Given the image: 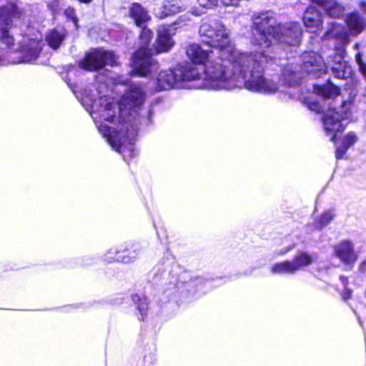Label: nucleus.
Wrapping results in <instances>:
<instances>
[{"label":"nucleus","instance_id":"nucleus-3","mask_svg":"<svg viewBox=\"0 0 366 366\" xmlns=\"http://www.w3.org/2000/svg\"><path fill=\"white\" fill-rule=\"evenodd\" d=\"M252 43L260 46L259 51L248 54L257 59L262 69L264 66L272 65L277 61L276 56H272L282 46H297L300 42L302 29L300 24L290 22L282 24L278 22L277 14L271 10L254 12L252 16Z\"/></svg>","mask_w":366,"mask_h":366},{"label":"nucleus","instance_id":"nucleus-6","mask_svg":"<svg viewBox=\"0 0 366 366\" xmlns=\"http://www.w3.org/2000/svg\"><path fill=\"white\" fill-rule=\"evenodd\" d=\"M301 58L302 69L313 78H320L325 74L328 67L335 78L344 79L351 76L352 69L344 60L342 52H335L333 55H330L326 62L314 51H305Z\"/></svg>","mask_w":366,"mask_h":366},{"label":"nucleus","instance_id":"nucleus-39","mask_svg":"<svg viewBox=\"0 0 366 366\" xmlns=\"http://www.w3.org/2000/svg\"><path fill=\"white\" fill-rule=\"evenodd\" d=\"M340 278V280H341L342 282L344 285H345L346 282L347 281V277H343V276H341Z\"/></svg>","mask_w":366,"mask_h":366},{"label":"nucleus","instance_id":"nucleus-14","mask_svg":"<svg viewBox=\"0 0 366 366\" xmlns=\"http://www.w3.org/2000/svg\"><path fill=\"white\" fill-rule=\"evenodd\" d=\"M175 31L172 29V26L162 25L159 26L157 30V51L162 52L169 50L173 45L172 36Z\"/></svg>","mask_w":366,"mask_h":366},{"label":"nucleus","instance_id":"nucleus-22","mask_svg":"<svg viewBox=\"0 0 366 366\" xmlns=\"http://www.w3.org/2000/svg\"><path fill=\"white\" fill-rule=\"evenodd\" d=\"M133 302L137 305V309L139 310L140 320H144L147 315L148 309V301L146 296L142 293H137L132 296Z\"/></svg>","mask_w":366,"mask_h":366},{"label":"nucleus","instance_id":"nucleus-26","mask_svg":"<svg viewBox=\"0 0 366 366\" xmlns=\"http://www.w3.org/2000/svg\"><path fill=\"white\" fill-rule=\"evenodd\" d=\"M169 4H167V1H164L162 5L154 8L153 12L155 16L159 19H164L167 16H169V11H168L167 7Z\"/></svg>","mask_w":366,"mask_h":366},{"label":"nucleus","instance_id":"nucleus-33","mask_svg":"<svg viewBox=\"0 0 366 366\" xmlns=\"http://www.w3.org/2000/svg\"><path fill=\"white\" fill-rule=\"evenodd\" d=\"M351 296H352V291L349 289L345 288L342 293L343 298L345 300H347V299L350 298Z\"/></svg>","mask_w":366,"mask_h":366},{"label":"nucleus","instance_id":"nucleus-16","mask_svg":"<svg viewBox=\"0 0 366 366\" xmlns=\"http://www.w3.org/2000/svg\"><path fill=\"white\" fill-rule=\"evenodd\" d=\"M129 15L134 20L136 24L142 27V24L150 19L145 9L138 3H133L129 7Z\"/></svg>","mask_w":366,"mask_h":366},{"label":"nucleus","instance_id":"nucleus-25","mask_svg":"<svg viewBox=\"0 0 366 366\" xmlns=\"http://www.w3.org/2000/svg\"><path fill=\"white\" fill-rule=\"evenodd\" d=\"M335 214L333 210L325 211L320 217L318 222L315 225V229H322L327 225L334 219Z\"/></svg>","mask_w":366,"mask_h":366},{"label":"nucleus","instance_id":"nucleus-1","mask_svg":"<svg viewBox=\"0 0 366 366\" xmlns=\"http://www.w3.org/2000/svg\"><path fill=\"white\" fill-rule=\"evenodd\" d=\"M144 93L139 84H132L122 95L119 103L107 95L98 101L90 89H86L81 104L89 112L99 132L113 149L129 161L137 155L133 141L137 135V109L143 104Z\"/></svg>","mask_w":366,"mask_h":366},{"label":"nucleus","instance_id":"nucleus-8","mask_svg":"<svg viewBox=\"0 0 366 366\" xmlns=\"http://www.w3.org/2000/svg\"><path fill=\"white\" fill-rule=\"evenodd\" d=\"M153 32L151 29L142 27L140 33L142 46L132 57V71L139 76H147L159 68L158 62L152 57V49L149 48Z\"/></svg>","mask_w":366,"mask_h":366},{"label":"nucleus","instance_id":"nucleus-7","mask_svg":"<svg viewBox=\"0 0 366 366\" xmlns=\"http://www.w3.org/2000/svg\"><path fill=\"white\" fill-rule=\"evenodd\" d=\"M310 1L312 5L305 10L303 22L311 33L316 32L322 23V14L317 6L321 8L330 17L340 18L344 14V6L335 0H310Z\"/></svg>","mask_w":366,"mask_h":366},{"label":"nucleus","instance_id":"nucleus-31","mask_svg":"<svg viewBox=\"0 0 366 366\" xmlns=\"http://www.w3.org/2000/svg\"><path fill=\"white\" fill-rule=\"evenodd\" d=\"M348 149L344 144L341 147H339L336 149L335 155L337 159H342Z\"/></svg>","mask_w":366,"mask_h":366},{"label":"nucleus","instance_id":"nucleus-24","mask_svg":"<svg viewBox=\"0 0 366 366\" xmlns=\"http://www.w3.org/2000/svg\"><path fill=\"white\" fill-rule=\"evenodd\" d=\"M199 5L205 9L212 8L221 4L224 6L237 5L239 0H197Z\"/></svg>","mask_w":366,"mask_h":366},{"label":"nucleus","instance_id":"nucleus-13","mask_svg":"<svg viewBox=\"0 0 366 366\" xmlns=\"http://www.w3.org/2000/svg\"><path fill=\"white\" fill-rule=\"evenodd\" d=\"M177 67L173 69L161 71L157 79V89L168 90L180 86Z\"/></svg>","mask_w":366,"mask_h":366},{"label":"nucleus","instance_id":"nucleus-18","mask_svg":"<svg viewBox=\"0 0 366 366\" xmlns=\"http://www.w3.org/2000/svg\"><path fill=\"white\" fill-rule=\"evenodd\" d=\"M346 23L352 35H357L365 28V19L357 12L348 15Z\"/></svg>","mask_w":366,"mask_h":366},{"label":"nucleus","instance_id":"nucleus-21","mask_svg":"<svg viewBox=\"0 0 366 366\" xmlns=\"http://www.w3.org/2000/svg\"><path fill=\"white\" fill-rule=\"evenodd\" d=\"M271 272L274 274H292L296 272L292 261L285 260L273 264L271 266Z\"/></svg>","mask_w":366,"mask_h":366},{"label":"nucleus","instance_id":"nucleus-23","mask_svg":"<svg viewBox=\"0 0 366 366\" xmlns=\"http://www.w3.org/2000/svg\"><path fill=\"white\" fill-rule=\"evenodd\" d=\"M291 261L294 265V269L297 272L302 268L311 264L313 262V259L312 257L310 254L305 252H300Z\"/></svg>","mask_w":366,"mask_h":366},{"label":"nucleus","instance_id":"nucleus-12","mask_svg":"<svg viewBox=\"0 0 366 366\" xmlns=\"http://www.w3.org/2000/svg\"><path fill=\"white\" fill-rule=\"evenodd\" d=\"M334 255L345 264L355 262L357 255L355 252V245L350 240H342L333 246Z\"/></svg>","mask_w":366,"mask_h":366},{"label":"nucleus","instance_id":"nucleus-11","mask_svg":"<svg viewBox=\"0 0 366 366\" xmlns=\"http://www.w3.org/2000/svg\"><path fill=\"white\" fill-rule=\"evenodd\" d=\"M142 251L141 244L139 242H128L125 245L112 247L107 253L105 260L112 262L128 264L134 262Z\"/></svg>","mask_w":366,"mask_h":366},{"label":"nucleus","instance_id":"nucleus-19","mask_svg":"<svg viewBox=\"0 0 366 366\" xmlns=\"http://www.w3.org/2000/svg\"><path fill=\"white\" fill-rule=\"evenodd\" d=\"M314 92L327 99H334L339 96V87L332 84L330 81L325 85H314Z\"/></svg>","mask_w":366,"mask_h":366},{"label":"nucleus","instance_id":"nucleus-5","mask_svg":"<svg viewBox=\"0 0 366 366\" xmlns=\"http://www.w3.org/2000/svg\"><path fill=\"white\" fill-rule=\"evenodd\" d=\"M25 17L23 10L16 4L0 7V41L10 49L16 51L21 49L22 61L31 62L37 59L40 53V44L31 40L28 44L16 46L15 39L9 31L13 26H23L26 23Z\"/></svg>","mask_w":366,"mask_h":366},{"label":"nucleus","instance_id":"nucleus-35","mask_svg":"<svg viewBox=\"0 0 366 366\" xmlns=\"http://www.w3.org/2000/svg\"><path fill=\"white\" fill-rule=\"evenodd\" d=\"M293 247H294V245L290 246V247H288V248H287V249H282V250L279 252V254H286L287 252H288L290 250H291Z\"/></svg>","mask_w":366,"mask_h":366},{"label":"nucleus","instance_id":"nucleus-36","mask_svg":"<svg viewBox=\"0 0 366 366\" xmlns=\"http://www.w3.org/2000/svg\"><path fill=\"white\" fill-rule=\"evenodd\" d=\"M360 7L361 9H362L365 12H366V1H361L360 2Z\"/></svg>","mask_w":366,"mask_h":366},{"label":"nucleus","instance_id":"nucleus-38","mask_svg":"<svg viewBox=\"0 0 366 366\" xmlns=\"http://www.w3.org/2000/svg\"><path fill=\"white\" fill-rule=\"evenodd\" d=\"M361 269L362 271H365L366 270V261L363 262L361 264Z\"/></svg>","mask_w":366,"mask_h":366},{"label":"nucleus","instance_id":"nucleus-34","mask_svg":"<svg viewBox=\"0 0 366 366\" xmlns=\"http://www.w3.org/2000/svg\"><path fill=\"white\" fill-rule=\"evenodd\" d=\"M355 60H356V62L357 64H358V66L360 65V64L361 62H363L362 59V55L360 53H357L355 56Z\"/></svg>","mask_w":366,"mask_h":366},{"label":"nucleus","instance_id":"nucleus-20","mask_svg":"<svg viewBox=\"0 0 366 366\" xmlns=\"http://www.w3.org/2000/svg\"><path fill=\"white\" fill-rule=\"evenodd\" d=\"M282 81L289 86L298 84L300 76L292 65L285 66L282 69Z\"/></svg>","mask_w":366,"mask_h":366},{"label":"nucleus","instance_id":"nucleus-2","mask_svg":"<svg viewBox=\"0 0 366 366\" xmlns=\"http://www.w3.org/2000/svg\"><path fill=\"white\" fill-rule=\"evenodd\" d=\"M179 84L182 81L202 79L201 86L214 89H232L244 86L247 89L263 94H272L280 86L274 79L264 77L261 70L251 69L250 73L235 70L216 61L209 60L206 65L186 64L177 66Z\"/></svg>","mask_w":366,"mask_h":366},{"label":"nucleus","instance_id":"nucleus-28","mask_svg":"<svg viewBox=\"0 0 366 366\" xmlns=\"http://www.w3.org/2000/svg\"><path fill=\"white\" fill-rule=\"evenodd\" d=\"M356 141L357 137L355 135V134L350 132L344 137L342 144L349 148L352 144H354Z\"/></svg>","mask_w":366,"mask_h":366},{"label":"nucleus","instance_id":"nucleus-17","mask_svg":"<svg viewBox=\"0 0 366 366\" xmlns=\"http://www.w3.org/2000/svg\"><path fill=\"white\" fill-rule=\"evenodd\" d=\"M66 30L64 27H57L50 30L46 36V40L51 48L59 47L66 36Z\"/></svg>","mask_w":366,"mask_h":366},{"label":"nucleus","instance_id":"nucleus-4","mask_svg":"<svg viewBox=\"0 0 366 366\" xmlns=\"http://www.w3.org/2000/svg\"><path fill=\"white\" fill-rule=\"evenodd\" d=\"M202 41L208 46L217 49L216 61L235 70H242L244 73H250L254 70L262 69L257 59L248 53L241 52L232 44L229 30L218 19L203 20L199 29Z\"/></svg>","mask_w":366,"mask_h":366},{"label":"nucleus","instance_id":"nucleus-9","mask_svg":"<svg viewBox=\"0 0 366 366\" xmlns=\"http://www.w3.org/2000/svg\"><path fill=\"white\" fill-rule=\"evenodd\" d=\"M352 100L342 101L339 108H330L322 118L323 127L330 140L334 142L336 133L342 132L351 117Z\"/></svg>","mask_w":366,"mask_h":366},{"label":"nucleus","instance_id":"nucleus-30","mask_svg":"<svg viewBox=\"0 0 366 366\" xmlns=\"http://www.w3.org/2000/svg\"><path fill=\"white\" fill-rule=\"evenodd\" d=\"M167 4L169 5V7H167L169 15L177 13L181 10V6L176 4L167 1Z\"/></svg>","mask_w":366,"mask_h":366},{"label":"nucleus","instance_id":"nucleus-15","mask_svg":"<svg viewBox=\"0 0 366 366\" xmlns=\"http://www.w3.org/2000/svg\"><path fill=\"white\" fill-rule=\"evenodd\" d=\"M213 51L207 49H204L197 44H190L187 49V55L192 61L193 63L198 64L199 65H206L204 61L207 59L214 60L211 59L213 56Z\"/></svg>","mask_w":366,"mask_h":366},{"label":"nucleus","instance_id":"nucleus-29","mask_svg":"<svg viewBox=\"0 0 366 366\" xmlns=\"http://www.w3.org/2000/svg\"><path fill=\"white\" fill-rule=\"evenodd\" d=\"M64 14L69 19H70L75 24L77 25L78 19L76 16L75 10L74 8L68 7L64 11Z\"/></svg>","mask_w":366,"mask_h":366},{"label":"nucleus","instance_id":"nucleus-32","mask_svg":"<svg viewBox=\"0 0 366 366\" xmlns=\"http://www.w3.org/2000/svg\"><path fill=\"white\" fill-rule=\"evenodd\" d=\"M358 66L360 72L366 79V64H365L364 62H361Z\"/></svg>","mask_w":366,"mask_h":366},{"label":"nucleus","instance_id":"nucleus-37","mask_svg":"<svg viewBox=\"0 0 366 366\" xmlns=\"http://www.w3.org/2000/svg\"><path fill=\"white\" fill-rule=\"evenodd\" d=\"M310 109L314 110V111L319 112L320 109V107L319 106L318 104H314L312 106L310 107Z\"/></svg>","mask_w":366,"mask_h":366},{"label":"nucleus","instance_id":"nucleus-10","mask_svg":"<svg viewBox=\"0 0 366 366\" xmlns=\"http://www.w3.org/2000/svg\"><path fill=\"white\" fill-rule=\"evenodd\" d=\"M116 63L117 56L113 51L99 48L91 49L84 58L79 61V66L85 70L95 71L105 65L113 66Z\"/></svg>","mask_w":366,"mask_h":366},{"label":"nucleus","instance_id":"nucleus-27","mask_svg":"<svg viewBox=\"0 0 366 366\" xmlns=\"http://www.w3.org/2000/svg\"><path fill=\"white\" fill-rule=\"evenodd\" d=\"M188 21H189V15L186 14L179 16L175 21L168 26H172V29L175 31L178 27L182 26Z\"/></svg>","mask_w":366,"mask_h":366},{"label":"nucleus","instance_id":"nucleus-40","mask_svg":"<svg viewBox=\"0 0 366 366\" xmlns=\"http://www.w3.org/2000/svg\"><path fill=\"white\" fill-rule=\"evenodd\" d=\"M79 1H80L81 3H84V4H89L91 3L93 0H78Z\"/></svg>","mask_w":366,"mask_h":366}]
</instances>
